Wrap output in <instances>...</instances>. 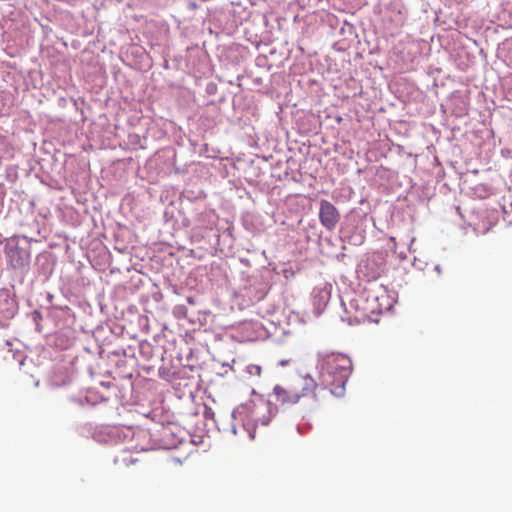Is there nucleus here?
Listing matches in <instances>:
<instances>
[{"mask_svg": "<svg viewBox=\"0 0 512 512\" xmlns=\"http://www.w3.org/2000/svg\"><path fill=\"white\" fill-rule=\"evenodd\" d=\"M350 306L357 313L356 317L365 321L388 311L392 303L383 285L370 283L350 301Z\"/></svg>", "mask_w": 512, "mask_h": 512, "instance_id": "1", "label": "nucleus"}, {"mask_svg": "<svg viewBox=\"0 0 512 512\" xmlns=\"http://www.w3.org/2000/svg\"><path fill=\"white\" fill-rule=\"evenodd\" d=\"M322 369L330 379H326L332 394L340 396L352 372V361L341 353L327 355L322 362Z\"/></svg>", "mask_w": 512, "mask_h": 512, "instance_id": "2", "label": "nucleus"}, {"mask_svg": "<svg viewBox=\"0 0 512 512\" xmlns=\"http://www.w3.org/2000/svg\"><path fill=\"white\" fill-rule=\"evenodd\" d=\"M317 383L310 376H298L288 385H276L273 393L277 402L282 405L296 404L301 398L314 395Z\"/></svg>", "mask_w": 512, "mask_h": 512, "instance_id": "3", "label": "nucleus"}, {"mask_svg": "<svg viewBox=\"0 0 512 512\" xmlns=\"http://www.w3.org/2000/svg\"><path fill=\"white\" fill-rule=\"evenodd\" d=\"M5 254L10 266L13 269H22L29 264V252L18 244L8 243L5 246Z\"/></svg>", "mask_w": 512, "mask_h": 512, "instance_id": "4", "label": "nucleus"}, {"mask_svg": "<svg viewBox=\"0 0 512 512\" xmlns=\"http://www.w3.org/2000/svg\"><path fill=\"white\" fill-rule=\"evenodd\" d=\"M319 219L320 223L331 231L337 226L340 213L331 202L323 199L320 201Z\"/></svg>", "mask_w": 512, "mask_h": 512, "instance_id": "5", "label": "nucleus"}, {"mask_svg": "<svg viewBox=\"0 0 512 512\" xmlns=\"http://www.w3.org/2000/svg\"><path fill=\"white\" fill-rule=\"evenodd\" d=\"M258 327V323H254L253 321H244L239 325V329L241 332H247L246 340L253 341L257 338V336L253 333Z\"/></svg>", "mask_w": 512, "mask_h": 512, "instance_id": "6", "label": "nucleus"}, {"mask_svg": "<svg viewBox=\"0 0 512 512\" xmlns=\"http://www.w3.org/2000/svg\"><path fill=\"white\" fill-rule=\"evenodd\" d=\"M249 372L251 374H253L255 372V374L260 375L261 367L260 366H256V365L255 366H251Z\"/></svg>", "mask_w": 512, "mask_h": 512, "instance_id": "7", "label": "nucleus"}, {"mask_svg": "<svg viewBox=\"0 0 512 512\" xmlns=\"http://www.w3.org/2000/svg\"><path fill=\"white\" fill-rule=\"evenodd\" d=\"M434 269H435V271L437 272V274H438V275H441V273H442V268H441V266H440V265H436Z\"/></svg>", "mask_w": 512, "mask_h": 512, "instance_id": "8", "label": "nucleus"}, {"mask_svg": "<svg viewBox=\"0 0 512 512\" xmlns=\"http://www.w3.org/2000/svg\"><path fill=\"white\" fill-rule=\"evenodd\" d=\"M288 363H289V361H288V360H287V361H281V362H280V364H281L282 366H284V365H288Z\"/></svg>", "mask_w": 512, "mask_h": 512, "instance_id": "9", "label": "nucleus"}]
</instances>
